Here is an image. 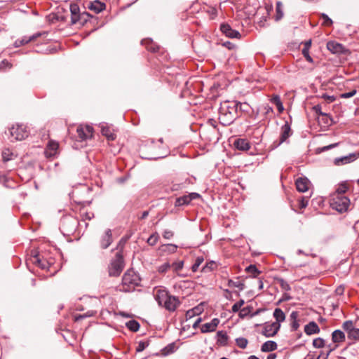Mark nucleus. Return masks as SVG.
I'll use <instances>...</instances> for the list:
<instances>
[{
    "label": "nucleus",
    "mask_w": 359,
    "mask_h": 359,
    "mask_svg": "<svg viewBox=\"0 0 359 359\" xmlns=\"http://www.w3.org/2000/svg\"><path fill=\"white\" fill-rule=\"evenodd\" d=\"M327 48L331 53L334 54L341 53L344 51V46L336 41L327 42Z\"/></svg>",
    "instance_id": "aec40b11"
},
{
    "label": "nucleus",
    "mask_w": 359,
    "mask_h": 359,
    "mask_svg": "<svg viewBox=\"0 0 359 359\" xmlns=\"http://www.w3.org/2000/svg\"><path fill=\"white\" fill-rule=\"evenodd\" d=\"M236 345L241 348H245L248 344V341L246 338L239 337L236 339Z\"/></svg>",
    "instance_id": "58836bf2"
},
{
    "label": "nucleus",
    "mask_w": 359,
    "mask_h": 359,
    "mask_svg": "<svg viewBox=\"0 0 359 359\" xmlns=\"http://www.w3.org/2000/svg\"><path fill=\"white\" fill-rule=\"evenodd\" d=\"M126 326L128 330L133 332H137L140 329V323L135 320H131L127 322L126 323Z\"/></svg>",
    "instance_id": "f704fd0d"
},
{
    "label": "nucleus",
    "mask_w": 359,
    "mask_h": 359,
    "mask_svg": "<svg viewBox=\"0 0 359 359\" xmlns=\"http://www.w3.org/2000/svg\"><path fill=\"white\" fill-rule=\"evenodd\" d=\"M78 220L72 217H62L60 224V230L64 234L70 235L74 232L78 226Z\"/></svg>",
    "instance_id": "39448f33"
},
{
    "label": "nucleus",
    "mask_w": 359,
    "mask_h": 359,
    "mask_svg": "<svg viewBox=\"0 0 359 359\" xmlns=\"http://www.w3.org/2000/svg\"><path fill=\"white\" fill-rule=\"evenodd\" d=\"M323 97L328 102V103H331L332 102H334L336 98L333 95H327L326 94L323 95Z\"/></svg>",
    "instance_id": "69168bd1"
},
{
    "label": "nucleus",
    "mask_w": 359,
    "mask_h": 359,
    "mask_svg": "<svg viewBox=\"0 0 359 359\" xmlns=\"http://www.w3.org/2000/svg\"><path fill=\"white\" fill-rule=\"evenodd\" d=\"M201 197V195L198 193H191L188 195H184L183 196L179 197L176 199L175 201V206H181L184 205H188L190 203V202L193 200H195L196 198H199Z\"/></svg>",
    "instance_id": "9d476101"
},
{
    "label": "nucleus",
    "mask_w": 359,
    "mask_h": 359,
    "mask_svg": "<svg viewBox=\"0 0 359 359\" xmlns=\"http://www.w3.org/2000/svg\"><path fill=\"white\" fill-rule=\"evenodd\" d=\"M175 346L174 344H169L168 346H167L165 348V353L166 354H168V353H172L174 352L175 351Z\"/></svg>",
    "instance_id": "0e129e2a"
},
{
    "label": "nucleus",
    "mask_w": 359,
    "mask_h": 359,
    "mask_svg": "<svg viewBox=\"0 0 359 359\" xmlns=\"http://www.w3.org/2000/svg\"><path fill=\"white\" fill-rule=\"evenodd\" d=\"M183 266H184V262L183 261H176V262H174L173 263H172L170 264L171 269L175 272H178L181 269H182Z\"/></svg>",
    "instance_id": "4c0bfd02"
},
{
    "label": "nucleus",
    "mask_w": 359,
    "mask_h": 359,
    "mask_svg": "<svg viewBox=\"0 0 359 359\" xmlns=\"http://www.w3.org/2000/svg\"><path fill=\"white\" fill-rule=\"evenodd\" d=\"M252 309V306H249L241 309L240 310V312H239V314H238L239 317L241 318H245L246 316H248L251 313Z\"/></svg>",
    "instance_id": "ea45409f"
},
{
    "label": "nucleus",
    "mask_w": 359,
    "mask_h": 359,
    "mask_svg": "<svg viewBox=\"0 0 359 359\" xmlns=\"http://www.w3.org/2000/svg\"><path fill=\"white\" fill-rule=\"evenodd\" d=\"M105 4L99 1L90 2L88 8L98 13L105 9Z\"/></svg>",
    "instance_id": "a878e982"
},
{
    "label": "nucleus",
    "mask_w": 359,
    "mask_h": 359,
    "mask_svg": "<svg viewBox=\"0 0 359 359\" xmlns=\"http://www.w3.org/2000/svg\"><path fill=\"white\" fill-rule=\"evenodd\" d=\"M93 128L90 126L79 125L76 128V140L79 141L86 140L93 136Z\"/></svg>",
    "instance_id": "6e6552de"
},
{
    "label": "nucleus",
    "mask_w": 359,
    "mask_h": 359,
    "mask_svg": "<svg viewBox=\"0 0 359 359\" xmlns=\"http://www.w3.org/2000/svg\"><path fill=\"white\" fill-rule=\"evenodd\" d=\"M339 144V143L337 142V143L331 144L327 145V146H325V147H322V148H320L319 149H320V151H327L329 149H333V148L337 147Z\"/></svg>",
    "instance_id": "052dcab7"
},
{
    "label": "nucleus",
    "mask_w": 359,
    "mask_h": 359,
    "mask_svg": "<svg viewBox=\"0 0 359 359\" xmlns=\"http://www.w3.org/2000/svg\"><path fill=\"white\" fill-rule=\"evenodd\" d=\"M358 158H359V152H353V153L349 154L347 156L335 158L334 163L336 165H340V164L344 165V164L353 162Z\"/></svg>",
    "instance_id": "ddd939ff"
},
{
    "label": "nucleus",
    "mask_w": 359,
    "mask_h": 359,
    "mask_svg": "<svg viewBox=\"0 0 359 359\" xmlns=\"http://www.w3.org/2000/svg\"><path fill=\"white\" fill-rule=\"evenodd\" d=\"M219 323V320L218 318H213L210 323L203 324L201 327V331L202 333L213 332L216 330Z\"/></svg>",
    "instance_id": "f3484780"
},
{
    "label": "nucleus",
    "mask_w": 359,
    "mask_h": 359,
    "mask_svg": "<svg viewBox=\"0 0 359 359\" xmlns=\"http://www.w3.org/2000/svg\"><path fill=\"white\" fill-rule=\"evenodd\" d=\"M140 278L133 269L128 270L122 278V285L120 291L124 292H130L133 291L137 286L140 285Z\"/></svg>",
    "instance_id": "7ed1b4c3"
},
{
    "label": "nucleus",
    "mask_w": 359,
    "mask_h": 359,
    "mask_svg": "<svg viewBox=\"0 0 359 359\" xmlns=\"http://www.w3.org/2000/svg\"><path fill=\"white\" fill-rule=\"evenodd\" d=\"M277 280H278V283H279L280 287H281L282 290H283L285 291H289L291 290V287H290L289 283L287 281H285V280H283V278H278Z\"/></svg>",
    "instance_id": "de8ad7c7"
},
{
    "label": "nucleus",
    "mask_w": 359,
    "mask_h": 359,
    "mask_svg": "<svg viewBox=\"0 0 359 359\" xmlns=\"http://www.w3.org/2000/svg\"><path fill=\"white\" fill-rule=\"evenodd\" d=\"M270 101L271 103L274 104L277 107V109L280 113L283 111L284 107L279 95H273L271 98L270 99Z\"/></svg>",
    "instance_id": "2f4dec72"
},
{
    "label": "nucleus",
    "mask_w": 359,
    "mask_h": 359,
    "mask_svg": "<svg viewBox=\"0 0 359 359\" xmlns=\"http://www.w3.org/2000/svg\"><path fill=\"white\" fill-rule=\"evenodd\" d=\"M10 135L15 140H22L29 136V131L27 127L22 124L13 126L9 129Z\"/></svg>",
    "instance_id": "0eeeda50"
},
{
    "label": "nucleus",
    "mask_w": 359,
    "mask_h": 359,
    "mask_svg": "<svg viewBox=\"0 0 359 359\" xmlns=\"http://www.w3.org/2000/svg\"><path fill=\"white\" fill-rule=\"evenodd\" d=\"M280 328V324L278 323H266L262 330V334L266 337L275 336Z\"/></svg>",
    "instance_id": "1a4fd4ad"
},
{
    "label": "nucleus",
    "mask_w": 359,
    "mask_h": 359,
    "mask_svg": "<svg viewBox=\"0 0 359 359\" xmlns=\"http://www.w3.org/2000/svg\"><path fill=\"white\" fill-rule=\"evenodd\" d=\"M91 15L87 13L83 12L82 13H77L76 15H71V24L76 25L79 23L81 25H83Z\"/></svg>",
    "instance_id": "f8f14e48"
},
{
    "label": "nucleus",
    "mask_w": 359,
    "mask_h": 359,
    "mask_svg": "<svg viewBox=\"0 0 359 359\" xmlns=\"http://www.w3.org/2000/svg\"><path fill=\"white\" fill-rule=\"evenodd\" d=\"M348 338L354 340L359 339V328L354 327L348 334Z\"/></svg>",
    "instance_id": "37998d69"
},
{
    "label": "nucleus",
    "mask_w": 359,
    "mask_h": 359,
    "mask_svg": "<svg viewBox=\"0 0 359 359\" xmlns=\"http://www.w3.org/2000/svg\"><path fill=\"white\" fill-rule=\"evenodd\" d=\"M233 146L236 149L242 151H248L251 147L249 141L243 138L236 140L233 142Z\"/></svg>",
    "instance_id": "a211bd4d"
},
{
    "label": "nucleus",
    "mask_w": 359,
    "mask_h": 359,
    "mask_svg": "<svg viewBox=\"0 0 359 359\" xmlns=\"http://www.w3.org/2000/svg\"><path fill=\"white\" fill-rule=\"evenodd\" d=\"M292 135V130L290 125L288 122H285V123L281 127L280 142L278 145L285 142L286 140Z\"/></svg>",
    "instance_id": "6ab92c4d"
},
{
    "label": "nucleus",
    "mask_w": 359,
    "mask_h": 359,
    "mask_svg": "<svg viewBox=\"0 0 359 359\" xmlns=\"http://www.w3.org/2000/svg\"><path fill=\"white\" fill-rule=\"evenodd\" d=\"M332 339L334 343L342 342L345 340V334L342 331L336 330L332 334Z\"/></svg>",
    "instance_id": "bb28decb"
},
{
    "label": "nucleus",
    "mask_w": 359,
    "mask_h": 359,
    "mask_svg": "<svg viewBox=\"0 0 359 359\" xmlns=\"http://www.w3.org/2000/svg\"><path fill=\"white\" fill-rule=\"evenodd\" d=\"M153 293L158 304L170 312L175 311L181 304L177 297L171 295L163 287H155Z\"/></svg>",
    "instance_id": "f257e3e1"
},
{
    "label": "nucleus",
    "mask_w": 359,
    "mask_h": 359,
    "mask_svg": "<svg viewBox=\"0 0 359 359\" xmlns=\"http://www.w3.org/2000/svg\"><path fill=\"white\" fill-rule=\"evenodd\" d=\"M356 93H357V90L355 89H353L348 93H344L341 94L340 97L345 98V99L349 98V97L354 96L356 94Z\"/></svg>",
    "instance_id": "6e6d98bb"
},
{
    "label": "nucleus",
    "mask_w": 359,
    "mask_h": 359,
    "mask_svg": "<svg viewBox=\"0 0 359 359\" xmlns=\"http://www.w3.org/2000/svg\"><path fill=\"white\" fill-rule=\"evenodd\" d=\"M100 246L103 249L107 248L112 243V233L111 230L107 229L104 233L100 238Z\"/></svg>",
    "instance_id": "2eb2a0df"
},
{
    "label": "nucleus",
    "mask_w": 359,
    "mask_h": 359,
    "mask_svg": "<svg viewBox=\"0 0 359 359\" xmlns=\"http://www.w3.org/2000/svg\"><path fill=\"white\" fill-rule=\"evenodd\" d=\"M221 32L229 38H240L241 34L239 32L233 29L227 23H223L220 25Z\"/></svg>",
    "instance_id": "9b49d317"
},
{
    "label": "nucleus",
    "mask_w": 359,
    "mask_h": 359,
    "mask_svg": "<svg viewBox=\"0 0 359 359\" xmlns=\"http://www.w3.org/2000/svg\"><path fill=\"white\" fill-rule=\"evenodd\" d=\"M308 204H309V198L308 197L302 196L299 200V207L301 209H303V208H305L306 207H307Z\"/></svg>",
    "instance_id": "603ef678"
},
{
    "label": "nucleus",
    "mask_w": 359,
    "mask_h": 359,
    "mask_svg": "<svg viewBox=\"0 0 359 359\" xmlns=\"http://www.w3.org/2000/svg\"><path fill=\"white\" fill-rule=\"evenodd\" d=\"M40 35H41V34H33L30 36H25L22 37L21 39H19L15 41V46L20 47L21 46L25 45V44L28 43L29 42L34 41L35 39H36Z\"/></svg>",
    "instance_id": "b1692460"
},
{
    "label": "nucleus",
    "mask_w": 359,
    "mask_h": 359,
    "mask_svg": "<svg viewBox=\"0 0 359 359\" xmlns=\"http://www.w3.org/2000/svg\"><path fill=\"white\" fill-rule=\"evenodd\" d=\"M170 268H171L170 264L168 262H166V263H164L163 264H162L161 266H160L158 267V271L159 273H163L168 271V270Z\"/></svg>",
    "instance_id": "5fc2aeb1"
},
{
    "label": "nucleus",
    "mask_w": 359,
    "mask_h": 359,
    "mask_svg": "<svg viewBox=\"0 0 359 359\" xmlns=\"http://www.w3.org/2000/svg\"><path fill=\"white\" fill-rule=\"evenodd\" d=\"M142 44L145 46L146 48L151 52H156L158 50V46L150 39H144Z\"/></svg>",
    "instance_id": "c756f323"
},
{
    "label": "nucleus",
    "mask_w": 359,
    "mask_h": 359,
    "mask_svg": "<svg viewBox=\"0 0 359 359\" xmlns=\"http://www.w3.org/2000/svg\"><path fill=\"white\" fill-rule=\"evenodd\" d=\"M325 344V340L320 337L316 338L313 340V346L315 348H323L324 347Z\"/></svg>",
    "instance_id": "c03bdc74"
},
{
    "label": "nucleus",
    "mask_w": 359,
    "mask_h": 359,
    "mask_svg": "<svg viewBox=\"0 0 359 359\" xmlns=\"http://www.w3.org/2000/svg\"><path fill=\"white\" fill-rule=\"evenodd\" d=\"M302 55L306 58V61H308L310 63L313 62V58L309 55V50H302Z\"/></svg>",
    "instance_id": "4d7b16f0"
},
{
    "label": "nucleus",
    "mask_w": 359,
    "mask_h": 359,
    "mask_svg": "<svg viewBox=\"0 0 359 359\" xmlns=\"http://www.w3.org/2000/svg\"><path fill=\"white\" fill-rule=\"evenodd\" d=\"M149 341H139L138 345L136 347V351L142 352L149 346Z\"/></svg>",
    "instance_id": "8fccbe9b"
},
{
    "label": "nucleus",
    "mask_w": 359,
    "mask_h": 359,
    "mask_svg": "<svg viewBox=\"0 0 359 359\" xmlns=\"http://www.w3.org/2000/svg\"><path fill=\"white\" fill-rule=\"evenodd\" d=\"M298 313L297 311H292L290 316L291 320V329L292 331H296L299 327V323L298 322Z\"/></svg>",
    "instance_id": "cd10ccee"
},
{
    "label": "nucleus",
    "mask_w": 359,
    "mask_h": 359,
    "mask_svg": "<svg viewBox=\"0 0 359 359\" xmlns=\"http://www.w3.org/2000/svg\"><path fill=\"white\" fill-rule=\"evenodd\" d=\"M238 103L239 104H238V109L240 111H248L249 109H250V106L247 104V103H241V102H238Z\"/></svg>",
    "instance_id": "13d9d810"
},
{
    "label": "nucleus",
    "mask_w": 359,
    "mask_h": 359,
    "mask_svg": "<svg viewBox=\"0 0 359 359\" xmlns=\"http://www.w3.org/2000/svg\"><path fill=\"white\" fill-rule=\"evenodd\" d=\"M339 194H333L330 199V206L332 209L339 212H346L350 205V200L346 196H338Z\"/></svg>",
    "instance_id": "20e7f679"
},
{
    "label": "nucleus",
    "mask_w": 359,
    "mask_h": 359,
    "mask_svg": "<svg viewBox=\"0 0 359 359\" xmlns=\"http://www.w3.org/2000/svg\"><path fill=\"white\" fill-rule=\"evenodd\" d=\"M348 187L346 184H340L339 187L337 189L336 191L334 194H339L338 196H345L344 194L347 191Z\"/></svg>",
    "instance_id": "49530a36"
},
{
    "label": "nucleus",
    "mask_w": 359,
    "mask_h": 359,
    "mask_svg": "<svg viewBox=\"0 0 359 359\" xmlns=\"http://www.w3.org/2000/svg\"><path fill=\"white\" fill-rule=\"evenodd\" d=\"M304 332L307 335L318 334L320 328L316 323L311 321L304 326Z\"/></svg>",
    "instance_id": "4be33fe9"
},
{
    "label": "nucleus",
    "mask_w": 359,
    "mask_h": 359,
    "mask_svg": "<svg viewBox=\"0 0 359 359\" xmlns=\"http://www.w3.org/2000/svg\"><path fill=\"white\" fill-rule=\"evenodd\" d=\"M101 133L102 135L105 136L109 140H114L116 138L114 129L107 124H102L101 126Z\"/></svg>",
    "instance_id": "412c9836"
},
{
    "label": "nucleus",
    "mask_w": 359,
    "mask_h": 359,
    "mask_svg": "<svg viewBox=\"0 0 359 359\" xmlns=\"http://www.w3.org/2000/svg\"><path fill=\"white\" fill-rule=\"evenodd\" d=\"M123 258L120 253L116 255L115 259L111 262L109 266V274L110 276H118L123 269Z\"/></svg>",
    "instance_id": "423d86ee"
},
{
    "label": "nucleus",
    "mask_w": 359,
    "mask_h": 359,
    "mask_svg": "<svg viewBox=\"0 0 359 359\" xmlns=\"http://www.w3.org/2000/svg\"><path fill=\"white\" fill-rule=\"evenodd\" d=\"M278 345L276 342L273 341H267L264 342L261 346V351L262 352H271L276 350Z\"/></svg>",
    "instance_id": "393cba45"
},
{
    "label": "nucleus",
    "mask_w": 359,
    "mask_h": 359,
    "mask_svg": "<svg viewBox=\"0 0 359 359\" xmlns=\"http://www.w3.org/2000/svg\"><path fill=\"white\" fill-rule=\"evenodd\" d=\"M203 311V304H201L186 312V319L189 320L193 317L200 315Z\"/></svg>",
    "instance_id": "5701e85b"
},
{
    "label": "nucleus",
    "mask_w": 359,
    "mask_h": 359,
    "mask_svg": "<svg viewBox=\"0 0 359 359\" xmlns=\"http://www.w3.org/2000/svg\"><path fill=\"white\" fill-rule=\"evenodd\" d=\"M204 261V259L202 256H200V257H198L196 260H195V262L194 264L192 265L191 266V269L194 272H196L197 271L198 267L201 266V264Z\"/></svg>",
    "instance_id": "a18cd8bd"
},
{
    "label": "nucleus",
    "mask_w": 359,
    "mask_h": 359,
    "mask_svg": "<svg viewBox=\"0 0 359 359\" xmlns=\"http://www.w3.org/2000/svg\"><path fill=\"white\" fill-rule=\"evenodd\" d=\"M59 148L58 142L55 141L50 140L48 142V144L45 150V154L47 157H53L55 156Z\"/></svg>",
    "instance_id": "dca6fc26"
},
{
    "label": "nucleus",
    "mask_w": 359,
    "mask_h": 359,
    "mask_svg": "<svg viewBox=\"0 0 359 359\" xmlns=\"http://www.w3.org/2000/svg\"><path fill=\"white\" fill-rule=\"evenodd\" d=\"M228 286L231 287H237L240 290H243L244 289V284L240 280L234 281L233 280H229Z\"/></svg>",
    "instance_id": "c9c22d12"
},
{
    "label": "nucleus",
    "mask_w": 359,
    "mask_h": 359,
    "mask_svg": "<svg viewBox=\"0 0 359 359\" xmlns=\"http://www.w3.org/2000/svg\"><path fill=\"white\" fill-rule=\"evenodd\" d=\"M11 67H12V65L8 61H7L6 60L1 61V62L0 64L1 69H6V68L11 69Z\"/></svg>",
    "instance_id": "e2e57ef3"
},
{
    "label": "nucleus",
    "mask_w": 359,
    "mask_h": 359,
    "mask_svg": "<svg viewBox=\"0 0 359 359\" xmlns=\"http://www.w3.org/2000/svg\"><path fill=\"white\" fill-rule=\"evenodd\" d=\"M11 153L8 149H6L3 151L2 153V157L4 161H8L11 159Z\"/></svg>",
    "instance_id": "bf43d9fd"
},
{
    "label": "nucleus",
    "mask_w": 359,
    "mask_h": 359,
    "mask_svg": "<svg viewBox=\"0 0 359 359\" xmlns=\"http://www.w3.org/2000/svg\"><path fill=\"white\" fill-rule=\"evenodd\" d=\"M273 318L276 319L275 323H278L280 324V323L283 322L285 319V315L284 312L280 308L275 309L273 313Z\"/></svg>",
    "instance_id": "c85d7f7f"
},
{
    "label": "nucleus",
    "mask_w": 359,
    "mask_h": 359,
    "mask_svg": "<svg viewBox=\"0 0 359 359\" xmlns=\"http://www.w3.org/2000/svg\"><path fill=\"white\" fill-rule=\"evenodd\" d=\"M158 238H159L158 234L157 233H155L151 234L149 237L147 242L149 245L154 246L157 243Z\"/></svg>",
    "instance_id": "a19ab883"
},
{
    "label": "nucleus",
    "mask_w": 359,
    "mask_h": 359,
    "mask_svg": "<svg viewBox=\"0 0 359 359\" xmlns=\"http://www.w3.org/2000/svg\"><path fill=\"white\" fill-rule=\"evenodd\" d=\"M244 304H245V301L243 299H240L238 302H236V304H234L232 306V308H231L232 311L233 313L238 312V311H240L241 309V308L243 306Z\"/></svg>",
    "instance_id": "09e8293b"
},
{
    "label": "nucleus",
    "mask_w": 359,
    "mask_h": 359,
    "mask_svg": "<svg viewBox=\"0 0 359 359\" xmlns=\"http://www.w3.org/2000/svg\"><path fill=\"white\" fill-rule=\"evenodd\" d=\"M92 315H93L92 313H90L89 312H88L87 314L76 316L75 321H79L80 320H82V319L86 318L87 316H91Z\"/></svg>",
    "instance_id": "774afa93"
},
{
    "label": "nucleus",
    "mask_w": 359,
    "mask_h": 359,
    "mask_svg": "<svg viewBox=\"0 0 359 359\" xmlns=\"http://www.w3.org/2000/svg\"><path fill=\"white\" fill-rule=\"evenodd\" d=\"M321 18L323 19V25L330 27L332 25L333 22L327 15L322 13Z\"/></svg>",
    "instance_id": "3c124183"
},
{
    "label": "nucleus",
    "mask_w": 359,
    "mask_h": 359,
    "mask_svg": "<svg viewBox=\"0 0 359 359\" xmlns=\"http://www.w3.org/2000/svg\"><path fill=\"white\" fill-rule=\"evenodd\" d=\"M177 246L175 244H164L160 247V250L167 253H175L177 251Z\"/></svg>",
    "instance_id": "473e14b6"
},
{
    "label": "nucleus",
    "mask_w": 359,
    "mask_h": 359,
    "mask_svg": "<svg viewBox=\"0 0 359 359\" xmlns=\"http://www.w3.org/2000/svg\"><path fill=\"white\" fill-rule=\"evenodd\" d=\"M70 12L71 15H76L77 13H80V8L78 4H72L70 5Z\"/></svg>",
    "instance_id": "864d4df0"
},
{
    "label": "nucleus",
    "mask_w": 359,
    "mask_h": 359,
    "mask_svg": "<svg viewBox=\"0 0 359 359\" xmlns=\"http://www.w3.org/2000/svg\"><path fill=\"white\" fill-rule=\"evenodd\" d=\"M217 335H218V337H220L221 340H222L224 342H226L228 339L227 335L222 331L218 332Z\"/></svg>",
    "instance_id": "338daca9"
},
{
    "label": "nucleus",
    "mask_w": 359,
    "mask_h": 359,
    "mask_svg": "<svg viewBox=\"0 0 359 359\" xmlns=\"http://www.w3.org/2000/svg\"><path fill=\"white\" fill-rule=\"evenodd\" d=\"M296 187L299 192H306L309 189L310 181L306 177H299L295 181Z\"/></svg>",
    "instance_id": "4468645a"
},
{
    "label": "nucleus",
    "mask_w": 359,
    "mask_h": 359,
    "mask_svg": "<svg viewBox=\"0 0 359 359\" xmlns=\"http://www.w3.org/2000/svg\"><path fill=\"white\" fill-rule=\"evenodd\" d=\"M343 329L346 332L347 334L354 329L353 323L351 320L345 321L342 325Z\"/></svg>",
    "instance_id": "79ce46f5"
},
{
    "label": "nucleus",
    "mask_w": 359,
    "mask_h": 359,
    "mask_svg": "<svg viewBox=\"0 0 359 359\" xmlns=\"http://www.w3.org/2000/svg\"><path fill=\"white\" fill-rule=\"evenodd\" d=\"M246 272L252 275L253 278H255L260 271L257 269L255 265L250 264L245 269Z\"/></svg>",
    "instance_id": "e433bc0d"
},
{
    "label": "nucleus",
    "mask_w": 359,
    "mask_h": 359,
    "mask_svg": "<svg viewBox=\"0 0 359 359\" xmlns=\"http://www.w3.org/2000/svg\"><path fill=\"white\" fill-rule=\"evenodd\" d=\"M174 233L172 231L166 229L163 233V236L165 239H170L173 236Z\"/></svg>",
    "instance_id": "680f3d73"
},
{
    "label": "nucleus",
    "mask_w": 359,
    "mask_h": 359,
    "mask_svg": "<svg viewBox=\"0 0 359 359\" xmlns=\"http://www.w3.org/2000/svg\"><path fill=\"white\" fill-rule=\"evenodd\" d=\"M276 14L275 16L276 21H279L281 20L284 15L283 11V4L280 1L276 2Z\"/></svg>",
    "instance_id": "72a5a7b5"
},
{
    "label": "nucleus",
    "mask_w": 359,
    "mask_h": 359,
    "mask_svg": "<svg viewBox=\"0 0 359 359\" xmlns=\"http://www.w3.org/2000/svg\"><path fill=\"white\" fill-rule=\"evenodd\" d=\"M238 103L235 100L221 102L219 109V120L221 124L229 126L238 117Z\"/></svg>",
    "instance_id": "f03ea898"
},
{
    "label": "nucleus",
    "mask_w": 359,
    "mask_h": 359,
    "mask_svg": "<svg viewBox=\"0 0 359 359\" xmlns=\"http://www.w3.org/2000/svg\"><path fill=\"white\" fill-rule=\"evenodd\" d=\"M33 262L42 269H48L50 265L51 264V263L46 260L41 259L38 255H35L34 257Z\"/></svg>",
    "instance_id": "7c9ffc66"
}]
</instances>
